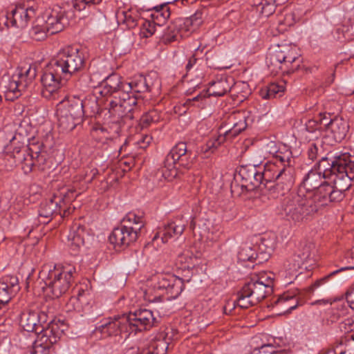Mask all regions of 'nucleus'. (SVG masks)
<instances>
[{
  "mask_svg": "<svg viewBox=\"0 0 354 354\" xmlns=\"http://www.w3.org/2000/svg\"><path fill=\"white\" fill-rule=\"evenodd\" d=\"M354 178V156L341 153L320 161L304 177L298 190L286 196L282 209L288 221L304 223L324 207L343 200Z\"/></svg>",
  "mask_w": 354,
  "mask_h": 354,
  "instance_id": "nucleus-1",
  "label": "nucleus"
},
{
  "mask_svg": "<svg viewBox=\"0 0 354 354\" xmlns=\"http://www.w3.org/2000/svg\"><path fill=\"white\" fill-rule=\"evenodd\" d=\"M293 173L294 168L284 169L281 165L270 162L266 165L264 171H260L261 181L270 196L277 198L290 189L294 182Z\"/></svg>",
  "mask_w": 354,
  "mask_h": 354,
  "instance_id": "nucleus-2",
  "label": "nucleus"
},
{
  "mask_svg": "<svg viewBox=\"0 0 354 354\" xmlns=\"http://www.w3.org/2000/svg\"><path fill=\"white\" fill-rule=\"evenodd\" d=\"M272 290L273 280L271 277L266 274L255 276L246 282L237 293L234 304L241 308H248L270 295Z\"/></svg>",
  "mask_w": 354,
  "mask_h": 354,
  "instance_id": "nucleus-3",
  "label": "nucleus"
},
{
  "mask_svg": "<svg viewBox=\"0 0 354 354\" xmlns=\"http://www.w3.org/2000/svg\"><path fill=\"white\" fill-rule=\"evenodd\" d=\"M144 226L143 219L133 212H129L123 218L120 226L115 227L109 239L114 248L120 249L135 242L141 228Z\"/></svg>",
  "mask_w": 354,
  "mask_h": 354,
  "instance_id": "nucleus-4",
  "label": "nucleus"
},
{
  "mask_svg": "<svg viewBox=\"0 0 354 354\" xmlns=\"http://www.w3.org/2000/svg\"><path fill=\"white\" fill-rule=\"evenodd\" d=\"M205 15L204 10H198L189 17L176 19L165 30L162 42L168 44L189 36L203 24Z\"/></svg>",
  "mask_w": 354,
  "mask_h": 354,
  "instance_id": "nucleus-5",
  "label": "nucleus"
},
{
  "mask_svg": "<svg viewBox=\"0 0 354 354\" xmlns=\"http://www.w3.org/2000/svg\"><path fill=\"white\" fill-rule=\"evenodd\" d=\"M192 153L187 150L185 142L177 143L166 156L161 169L162 177L168 180H173L178 176L176 164L189 169L193 163Z\"/></svg>",
  "mask_w": 354,
  "mask_h": 354,
  "instance_id": "nucleus-6",
  "label": "nucleus"
},
{
  "mask_svg": "<svg viewBox=\"0 0 354 354\" xmlns=\"http://www.w3.org/2000/svg\"><path fill=\"white\" fill-rule=\"evenodd\" d=\"M75 192L68 190L64 196H55L53 198L41 203L38 220L40 224L48 223L54 215H60L61 217L68 216L73 211L67 205L75 198Z\"/></svg>",
  "mask_w": 354,
  "mask_h": 354,
  "instance_id": "nucleus-7",
  "label": "nucleus"
},
{
  "mask_svg": "<svg viewBox=\"0 0 354 354\" xmlns=\"http://www.w3.org/2000/svg\"><path fill=\"white\" fill-rule=\"evenodd\" d=\"M51 62L68 80L75 73L81 71L85 65L83 53L74 46L63 48Z\"/></svg>",
  "mask_w": 354,
  "mask_h": 354,
  "instance_id": "nucleus-8",
  "label": "nucleus"
},
{
  "mask_svg": "<svg viewBox=\"0 0 354 354\" xmlns=\"http://www.w3.org/2000/svg\"><path fill=\"white\" fill-rule=\"evenodd\" d=\"M36 77V69L30 65L18 67L4 86L6 97L13 100L21 95L24 91Z\"/></svg>",
  "mask_w": 354,
  "mask_h": 354,
  "instance_id": "nucleus-9",
  "label": "nucleus"
},
{
  "mask_svg": "<svg viewBox=\"0 0 354 354\" xmlns=\"http://www.w3.org/2000/svg\"><path fill=\"white\" fill-rule=\"evenodd\" d=\"M298 58L295 46L292 44L278 45L269 53L267 58L268 67L272 72L277 73L288 72L290 65Z\"/></svg>",
  "mask_w": 354,
  "mask_h": 354,
  "instance_id": "nucleus-10",
  "label": "nucleus"
},
{
  "mask_svg": "<svg viewBox=\"0 0 354 354\" xmlns=\"http://www.w3.org/2000/svg\"><path fill=\"white\" fill-rule=\"evenodd\" d=\"M75 268L72 266L56 268L48 272L44 280L47 289L55 298H59L65 294L71 283Z\"/></svg>",
  "mask_w": 354,
  "mask_h": 354,
  "instance_id": "nucleus-11",
  "label": "nucleus"
},
{
  "mask_svg": "<svg viewBox=\"0 0 354 354\" xmlns=\"http://www.w3.org/2000/svg\"><path fill=\"white\" fill-rule=\"evenodd\" d=\"M67 80L68 79L61 75L59 69L50 62L41 77L42 96L47 100H55L60 88Z\"/></svg>",
  "mask_w": 354,
  "mask_h": 354,
  "instance_id": "nucleus-12",
  "label": "nucleus"
},
{
  "mask_svg": "<svg viewBox=\"0 0 354 354\" xmlns=\"http://www.w3.org/2000/svg\"><path fill=\"white\" fill-rule=\"evenodd\" d=\"M137 104V97L131 93H122V95H119L118 98L115 96V100L110 101L109 113L114 117L121 119L122 122H127L136 117V106Z\"/></svg>",
  "mask_w": 354,
  "mask_h": 354,
  "instance_id": "nucleus-13",
  "label": "nucleus"
},
{
  "mask_svg": "<svg viewBox=\"0 0 354 354\" xmlns=\"http://www.w3.org/2000/svg\"><path fill=\"white\" fill-rule=\"evenodd\" d=\"M150 281L154 289L165 290L168 295L167 299H176L184 288L183 279L169 273L156 274L151 277Z\"/></svg>",
  "mask_w": 354,
  "mask_h": 354,
  "instance_id": "nucleus-14",
  "label": "nucleus"
},
{
  "mask_svg": "<svg viewBox=\"0 0 354 354\" xmlns=\"http://www.w3.org/2000/svg\"><path fill=\"white\" fill-rule=\"evenodd\" d=\"M121 128L115 124L109 128L100 127L93 131V136L98 143L102 146H109V147H119V153H122L125 150L126 145L128 143L127 138L122 136Z\"/></svg>",
  "mask_w": 354,
  "mask_h": 354,
  "instance_id": "nucleus-15",
  "label": "nucleus"
},
{
  "mask_svg": "<svg viewBox=\"0 0 354 354\" xmlns=\"http://www.w3.org/2000/svg\"><path fill=\"white\" fill-rule=\"evenodd\" d=\"M127 320V328L129 335L131 333H136L151 328L156 321L152 311L147 309H140L133 313L126 315Z\"/></svg>",
  "mask_w": 354,
  "mask_h": 354,
  "instance_id": "nucleus-16",
  "label": "nucleus"
},
{
  "mask_svg": "<svg viewBox=\"0 0 354 354\" xmlns=\"http://www.w3.org/2000/svg\"><path fill=\"white\" fill-rule=\"evenodd\" d=\"M35 11L32 7L23 4H17L10 12H8L5 24L8 27L17 28H26L30 20L35 17Z\"/></svg>",
  "mask_w": 354,
  "mask_h": 354,
  "instance_id": "nucleus-17",
  "label": "nucleus"
},
{
  "mask_svg": "<svg viewBox=\"0 0 354 354\" xmlns=\"http://www.w3.org/2000/svg\"><path fill=\"white\" fill-rule=\"evenodd\" d=\"M186 225L187 221L183 216H177L169 221L167 224L159 227L152 241L155 242L160 239L162 243H165L172 238H178L183 233Z\"/></svg>",
  "mask_w": 354,
  "mask_h": 354,
  "instance_id": "nucleus-18",
  "label": "nucleus"
},
{
  "mask_svg": "<svg viewBox=\"0 0 354 354\" xmlns=\"http://www.w3.org/2000/svg\"><path fill=\"white\" fill-rule=\"evenodd\" d=\"M127 324L126 315L109 317L105 319L101 325L96 327L95 332L100 333L104 337L117 336L122 333L129 334Z\"/></svg>",
  "mask_w": 354,
  "mask_h": 354,
  "instance_id": "nucleus-19",
  "label": "nucleus"
},
{
  "mask_svg": "<svg viewBox=\"0 0 354 354\" xmlns=\"http://www.w3.org/2000/svg\"><path fill=\"white\" fill-rule=\"evenodd\" d=\"M44 23L46 26L50 35L58 33L68 25V19L66 12L61 7L55 6L45 12Z\"/></svg>",
  "mask_w": 354,
  "mask_h": 354,
  "instance_id": "nucleus-20",
  "label": "nucleus"
},
{
  "mask_svg": "<svg viewBox=\"0 0 354 354\" xmlns=\"http://www.w3.org/2000/svg\"><path fill=\"white\" fill-rule=\"evenodd\" d=\"M47 317L43 311L26 309L20 315L19 324L24 330L36 333L41 324H46Z\"/></svg>",
  "mask_w": 354,
  "mask_h": 354,
  "instance_id": "nucleus-21",
  "label": "nucleus"
},
{
  "mask_svg": "<svg viewBox=\"0 0 354 354\" xmlns=\"http://www.w3.org/2000/svg\"><path fill=\"white\" fill-rule=\"evenodd\" d=\"M236 178L237 180L240 178L241 187L248 192L253 191L262 185L260 171L257 170L255 165L241 166Z\"/></svg>",
  "mask_w": 354,
  "mask_h": 354,
  "instance_id": "nucleus-22",
  "label": "nucleus"
},
{
  "mask_svg": "<svg viewBox=\"0 0 354 354\" xmlns=\"http://www.w3.org/2000/svg\"><path fill=\"white\" fill-rule=\"evenodd\" d=\"M88 102H82V99L77 96L73 95L62 100L57 105V111L68 114L82 122V117L84 115V106H88Z\"/></svg>",
  "mask_w": 354,
  "mask_h": 354,
  "instance_id": "nucleus-23",
  "label": "nucleus"
},
{
  "mask_svg": "<svg viewBox=\"0 0 354 354\" xmlns=\"http://www.w3.org/2000/svg\"><path fill=\"white\" fill-rule=\"evenodd\" d=\"M125 82L122 81V78L118 74L113 73L108 76L102 83L99 91L100 93L104 97L115 96L118 97L122 95L123 86Z\"/></svg>",
  "mask_w": 354,
  "mask_h": 354,
  "instance_id": "nucleus-24",
  "label": "nucleus"
},
{
  "mask_svg": "<svg viewBox=\"0 0 354 354\" xmlns=\"http://www.w3.org/2000/svg\"><path fill=\"white\" fill-rule=\"evenodd\" d=\"M248 117V112L245 111L232 113L228 119L232 127L225 131V136H230L232 139L244 131L248 126L247 120Z\"/></svg>",
  "mask_w": 354,
  "mask_h": 354,
  "instance_id": "nucleus-25",
  "label": "nucleus"
},
{
  "mask_svg": "<svg viewBox=\"0 0 354 354\" xmlns=\"http://www.w3.org/2000/svg\"><path fill=\"white\" fill-rule=\"evenodd\" d=\"M351 259L352 260L353 266L350 267L341 268L339 270H335L327 274L326 276L317 279L315 283L307 288V293L310 297L319 296L322 293L327 290V287L324 285L329 281V279L336 274L348 269H354V246L351 250Z\"/></svg>",
  "mask_w": 354,
  "mask_h": 354,
  "instance_id": "nucleus-26",
  "label": "nucleus"
},
{
  "mask_svg": "<svg viewBox=\"0 0 354 354\" xmlns=\"http://www.w3.org/2000/svg\"><path fill=\"white\" fill-rule=\"evenodd\" d=\"M86 234L83 226L80 225L73 226L67 237V245L72 254L76 255L80 248L84 245Z\"/></svg>",
  "mask_w": 354,
  "mask_h": 354,
  "instance_id": "nucleus-27",
  "label": "nucleus"
},
{
  "mask_svg": "<svg viewBox=\"0 0 354 354\" xmlns=\"http://www.w3.org/2000/svg\"><path fill=\"white\" fill-rule=\"evenodd\" d=\"M328 129L330 130L333 139L336 142H341L346 136L348 131V122L342 118H335L328 123H324Z\"/></svg>",
  "mask_w": 354,
  "mask_h": 354,
  "instance_id": "nucleus-28",
  "label": "nucleus"
},
{
  "mask_svg": "<svg viewBox=\"0 0 354 354\" xmlns=\"http://www.w3.org/2000/svg\"><path fill=\"white\" fill-rule=\"evenodd\" d=\"M44 324H41V328L38 329V332L35 333L37 335V339L40 340L41 344H46L51 346L53 344L57 343L60 339V337L57 333L55 332V328L52 321L48 324L46 326Z\"/></svg>",
  "mask_w": 354,
  "mask_h": 354,
  "instance_id": "nucleus-29",
  "label": "nucleus"
},
{
  "mask_svg": "<svg viewBox=\"0 0 354 354\" xmlns=\"http://www.w3.org/2000/svg\"><path fill=\"white\" fill-rule=\"evenodd\" d=\"M133 91L135 93H145L151 91V86L149 84L148 79L142 75L135 76L131 82H125L123 86V93H130Z\"/></svg>",
  "mask_w": 354,
  "mask_h": 354,
  "instance_id": "nucleus-30",
  "label": "nucleus"
},
{
  "mask_svg": "<svg viewBox=\"0 0 354 354\" xmlns=\"http://www.w3.org/2000/svg\"><path fill=\"white\" fill-rule=\"evenodd\" d=\"M298 293V290L294 292L287 291L280 295L279 297L274 301V304L275 306H281L283 313H290L297 306L298 299L296 296Z\"/></svg>",
  "mask_w": 354,
  "mask_h": 354,
  "instance_id": "nucleus-31",
  "label": "nucleus"
},
{
  "mask_svg": "<svg viewBox=\"0 0 354 354\" xmlns=\"http://www.w3.org/2000/svg\"><path fill=\"white\" fill-rule=\"evenodd\" d=\"M231 89V84L228 79L222 76L217 78L216 80L209 83V86L207 90V95L220 97L226 94Z\"/></svg>",
  "mask_w": 354,
  "mask_h": 354,
  "instance_id": "nucleus-32",
  "label": "nucleus"
},
{
  "mask_svg": "<svg viewBox=\"0 0 354 354\" xmlns=\"http://www.w3.org/2000/svg\"><path fill=\"white\" fill-rule=\"evenodd\" d=\"M272 162L281 165V167H284V169L293 168L294 158L291 150L286 145H281L278 150L274 151Z\"/></svg>",
  "mask_w": 354,
  "mask_h": 354,
  "instance_id": "nucleus-33",
  "label": "nucleus"
},
{
  "mask_svg": "<svg viewBox=\"0 0 354 354\" xmlns=\"http://www.w3.org/2000/svg\"><path fill=\"white\" fill-rule=\"evenodd\" d=\"M57 116L58 120V127L59 131L63 133L71 131L78 124L81 122V121L76 120L70 115L59 111H57Z\"/></svg>",
  "mask_w": 354,
  "mask_h": 354,
  "instance_id": "nucleus-34",
  "label": "nucleus"
},
{
  "mask_svg": "<svg viewBox=\"0 0 354 354\" xmlns=\"http://www.w3.org/2000/svg\"><path fill=\"white\" fill-rule=\"evenodd\" d=\"M167 334L161 333L148 347L142 348L143 350L152 351L153 354H166L169 342L167 341Z\"/></svg>",
  "mask_w": 354,
  "mask_h": 354,
  "instance_id": "nucleus-35",
  "label": "nucleus"
},
{
  "mask_svg": "<svg viewBox=\"0 0 354 354\" xmlns=\"http://www.w3.org/2000/svg\"><path fill=\"white\" fill-rule=\"evenodd\" d=\"M198 259L189 250H185L180 254L176 259V263L181 269L190 270L194 268L198 263Z\"/></svg>",
  "mask_w": 354,
  "mask_h": 354,
  "instance_id": "nucleus-36",
  "label": "nucleus"
},
{
  "mask_svg": "<svg viewBox=\"0 0 354 354\" xmlns=\"http://www.w3.org/2000/svg\"><path fill=\"white\" fill-rule=\"evenodd\" d=\"M257 12L264 17H268L275 12L276 6L272 0H260L254 4Z\"/></svg>",
  "mask_w": 354,
  "mask_h": 354,
  "instance_id": "nucleus-37",
  "label": "nucleus"
},
{
  "mask_svg": "<svg viewBox=\"0 0 354 354\" xmlns=\"http://www.w3.org/2000/svg\"><path fill=\"white\" fill-rule=\"evenodd\" d=\"M16 158V157H14ZM15 162H20L21 164V169L25 174H28L32 171L33 167H35V162L32 155L29 153L25 154L21 151L17 152V157Z\"/></svg>",
  "mask_w": 354,
  "mask_h": 354,
  "instance_id": "nucleus-38",
  "label": "nucleus"
},
{
  "mask_svg": "<svg viewBox=\"0 0 354 354\" xmlns=\"http://www.w3.org/2000/svg\"><path fill=\"white\" fill-rule=\"evenodd\" d=\"M170 16L169 8L166 4L156 6L151 17L154 21H156L158 26L160 27V24L164 23Z\"/></svg>",
  "mask_w": 354,
  "mask_h": 354,
  "instance_id": "nucleus-39",
  "label": "nucleus"
},
{
  "mask_svg": "<svg viewBox=\"0 0 354 354\" xmlns=\"http://www.w3.org/2000/svg\"><path fill=\"white\" fill-rule=\"evenodd\" d=\"M285 90L283 82L271 83L265 89L261 90V95L263 98L275 97L278 93H283Z\"/></svg>",
  "mask_w": 354,
  "mask_h": 354,
  "instance_id": "nucleus-40",
  "label": "nucleus"
},
{
  "mask_svg": "<svg viewBox=\"0 0 354 354\" xmlns=\"http://www.w3.org/2000/svg\"><path fill=\"white\" fill-rule=\"evenodd\" d=\"M227 140H232L230 136H225V132L223 135H219L216 138L209 140L207 143L202 147L201 150L207 154L212 153L222 143Z\"/></svg>",
  "mask_w": 354,
  "mask_h": 354,
  "instance_id": "nucleus-41",
  "label": "nucleus"
},
{
  "mask_svg": "<svg viewBox=\"0 0 354 354\" xmlns=\"http://www.w3.org/2000/svg\"><path fill=\"white\" fill-rule=\"evenodd\" d=\"M256 257V251L248 244L243 245L238 253V259L241 261H252Z\"/></svg>",
  "mask_w": 354,
  "mask_h": 354,
  "instance_id": "nucleus-42",
  "label": "nucleus"
},
{
  "mask_svg": "<svg viewBox=\"0 0 354 354\" xmlns=\"http://www.w3.org/2000/svg\"><path fill=\"white\" fill-rule=\"evenodd\" d=\"M48 34H49V32L44 23L35 25L30 31V36L36 41L44 40Z\"/></svg>",
  "mask_w": 354,
  "mask_h": 354,
  "instance_id": "nucleus-43",
  "label": "nucleus"
},
{
  "mask_svg": "<svg viewBox=\"0 0 354 354\" xmlns=\"http://www.w3.org/2000/svg\"><path fill=\"white\" fill-rule=\"evenodd\" d=\"M157 23L149 20H144L141 24L140 35L142 37L148 38L156 32Z\"/></svg>",
  "mask_w": 354,
  "mask_h": 354,
  "instance_id": "nucleus-44",
  "label": "nucleus"
},
{
  "mask_svg": "<svg viewBox=\"0 0 354 354\" xmlns=\"http://www.w3.org/2000/svg\"><path fill=\"white\" fill-rule=\"evenodd\" d=\"M159 115L155 110L150 111L145 113L140 118V124L142 128L147 127L153 122H156L159 120Z\"/></svg>",
  "mask_w": 354,
  "mask_h": 354,
  "instance_id": "nucleus-45",
  "label": "nucleus"
},
{
  "mask_svg": "<svg viewBox=\"0 0 354 354\" xmlns=\"http://www.w3.org/2000/svg\"><path fill=\"white\" fill-rule=\"evenodd\" d=\"M341 31L345 39H350L354 37V15L351 17L346 24L337 29Z\"/></svg>",
  "mask_w": 354,
  "mask_h": 354,
  "instance_id": "nucleus-46",
  "label": "nucleus"
},
{
  "mask_svg": "<svg viewBox=\"0 0 354 354\" xmlns=\"http://www.w3.org/2000/svg\"><path fill=\"white\" fill-rule=\"evenodd\" d=\"M50 346L46 344H41L39 339H36L32 348H30L28 354H49Z\"/></svg>",
  "mask_w": 354,
  "mask_h": 354,
  "instance_id": "nucleus-47",
  "label": "nucleus"
},
{
  "mask_svg": "<svg viewBox=\"0 0 354 354\" xmlns=\"http://www.w3.org/2000/svg\"><path fill=\"white\" fill-rule=\"evenodd\" d=\"M82 102L84 103H86V102H88V106H84V114H94L97 111V100L94 95H88L84 100L82 99Z\"/></svg>",
  "mask_w": 354,
  "mask_h": 354,
  "instance_id": "nucleus-48",
  "label": "nucleus"
},
{
  "mask_svg": "<svg viewBox=\"0 0 354 354\" xmlns=\"http://www.w3.org/2000/svg\"><path fill=\"white\" fill-rule=\"evenodd\" d=\"M102 0H73V6L75 10L81 11L86 8V6L97 4Z\"/></svg>",
  "mask_w": 354,
  "mask_h": 354,
  "instance_id": "nucleus-49",
  "label": "nucleus"
},
{
  "mask_svg": "<svg viewBox=\"0 0 354 354\" xmlns=\"http://www.w3.org/2000/svg\"><path fill=\"white\" fill-rule=\"evenodd\" d=\"M250 354H287L285 351H275L269 344L263 345L259 349L254 350Z\"/></svg>",
  "mask_w": 354,
  "mask_h": 354,
  "instance_id": "nucleus-50",
  "label": "nucleus"
},
{
  "mask_svg": "<svg viewBox=\"0 0 354 354\" xmlns=\"http://www.w3.org/2000/svg\"><path fill=\"white\" fill-rule=\"evenodd\" d=\"M340 330L344 333L354 330V321L351 318L345 319L339 325Z\"/></svg>",
  "mask_w": 354,
  "mask_h": 354,
  "instance_id": "nucleus-51",
  "label": "nucleus"
},
{
  "mask_svg": "<svg viewBox=\"0 0 354 354\" xmlns=\"http://www.w3.org/2000/svg\"><path fill=\"white\" fill-rule=\"evenodd\" d=\"M274 248V247L273 243L264 238L261 239V243L259 245V249L266 253L268 257L270 256L273 252Z\"/></svg>",
  "mask_w": 354,
  "mask_h": 354,
  "instance_id": "nucleus-52",
  "label": "nucleus"
},
{
  "mask_svg": "<svg viewBox=\"0 0 354 354\" xmlns=\"http://www.w3.org/2000/svg\"><path fill=\"white\" fill-rule=\"evenodd\" d=\"M37 154L36 158H34L35 162V167H37L39 170L44 171L48 167L46 165V156L41 153H35Z\"/></svg>",
  "mask_w": 354,
  "mask_h": 354,
  "instance_id": "nucleus-53",
  "label": "nucleus"
},
{
  "mask_svg": "<svg viewBox=\"0 0 354 354\" xmlns=\"http://www.w3.org/2000/svg\"><path fill=\"white\" fill-rule=\"evenodd\" d=\"M55 328V332L57 333L59 337L61 338L65 331L68 329V325L64 320H53L52 321Z\"/></svg>",
  "mask_w": 354,
  "mask_h": 354,
  "instance_id": "nucleus-54",
  "label": "nucleus"
},
{
  "mask_svg": "<svg viewBox=\"0 0 354 354\" xmlns=\"http://www.w3.org/2000/svg\"><path fill=\"white\" fill-rule=\"evenodd\" d=\"M310 256V247L305 245L304 247L303 251L297 254V257L299 260L297 261V266L299 267L300 263H303L306 261Z\"/></svg>",
  "mask_w": 354,
  "mask_h": 354,
  "instance_id": "nucleus-55",
  "label": "nucleus"
},
{
  "mask_svg": "<svg viewBox=\"0 0 354 354\" xmlns=\"http://www.w3.org/2000/svg\"><path fill=\"white\" fill-rule=\"evenodd\" d=\"M151 140L152 137L149 135L145 134L140 136V138H138L137 140V143L140 148L145 149L151 143Z\"/></svg>",
  "mask_w": 354,
  "mask_h": 354,
  "instance_id": "nucleus-56",
  "label": "nucleus"
},
{
  "mask_svg": "<svg viewBox=\"0 0 354 354\" xmlns=\"http://www.w3.org/2000/svg\"><path fill=\"white\" fill-rule=\"evenodd\" d=\"M344 314V310L342 308L340 311L337 310L333 309L328 320L333 323L337 322L339 318Z\"/></svg>",
  "mask_w": 354,
  "mask_h": 354,
  "instance_id": "nucleus-57",
  "label": "nucleus"
},
{
  "mask_svg": "<svg viewBox=\"0 0 354 354\" xmlns=\"http://www.w3.org/2000/svg\"><path fill=\"white\" fill-rule=\"evenodd\" d=\"M318 148L315 144H310L308 149V156L309 159L314 160L317 158Z\"/></svg>",
  "mask_w": 354,
  "mask_h": 354,
  "instance_id": "nucleus-58",
  "label": "nucleus"
},
{
  "mask_svg": "<svg viewBox=\"0 0 354 354\" xmlns=\"http://www.w3.org/2000/svg\"><path fill=\"white\" fill-rule=\"evenodd\" d=\"M346 301L349 304L350 307L354 309V287L351 288L346 292Z\"/></svg>",
  "mask_w": 354,
  "mask_h": 354,
  "instance_id": "nucleus-59",
  "label": "nucleus"
},
{
  "mask_svg": "<svg viewBox=\"0 0 354 354\" xmlns=\"http://www.w3.org/2000/svg\"><path fill=\"white\" fill-rule=\"evenodd\" d=\"M196 62L197 58H196V55H194L189 59L188 62L185 66L187 71L189 72L196 64Z\"/></svg>",
  "mask_w": 354,
  "mask_h": 354,
  "instance_id": "nucleus-60",
  "label": "nucleus"
},
{
  "mask_svg": "<svg viewBox=\"0 0 354 354\" xmlns=\"http://www.w3.org/2000/svg\"><path fill=\"white\" fill-rule=\"evenodd\" d=\"M333 303V300L331 299H325V298H322V299H317L315 300V301H313L312 303V304L313 305H321V304H323V305H326V304H332Z\"/></svg>",
  "mask_w": 354,
  "mask_h": 354,
  "instance_id": "nucleus-61",
  "label": "nucleus"
},
{
  "mask_svg": "<svg viewBox=\"0 0 354 354\" xmlns=\"http://www.w3.org/2000/svg\"><path fill=\"white\" fill-rule=\"evenodd\" d=\"M292 19V15H290V14L286 15L285 17L284 21L279 20V26L284 25L286 27L290 26L292 24V23L289 19Z\"/></svg>",
  "mask_w": 354,
  "mask_h": 354,
  "instance_id": "nucleus-62",
  "label": "nucleus"
},
{
  "mask_svg": "<svg viewBox=\"0 0 354 354\" xmlns=\"http://www.w3.org/2000/svg\"><path fill=\"white\" fill-rule=\"evenodd\" d=\"M165 297L161 295L154 296L152 298H151V296H148V300L151 302H160L163 301Z\"/></svg>",
  "mask_w": 354,
  "mask_h": 354,
  "instance_id": "nucleus-63",
  "label": "nucleus"
},
{
  "mask_svg": "<svg viewBox=\"0 0 354 354\" xmlns=\"http://www.w3.org/2000/svg\"><path fill=\"white\" fill-rule=\"evenodd\" d=\"M207 97H208L207 95V91L205 93H200L199 95H198L197 96L194 97L193 99H192V101H199V100H203V99H205Z\"/></svg>",
  "mask_w": 354,
  "mask_h": 354,
  "instance_id": "nucleus-64",
  "label": "nucleus"
}]
</instances>
